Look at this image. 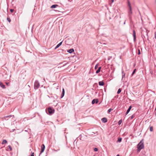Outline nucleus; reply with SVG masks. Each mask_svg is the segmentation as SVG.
Returning <instances> with one entry per match:
<instances>
[{
	"label": "nucleus",
	"instance_id": "nucleus-1",
	"mask_svg": "<svg viewBox=\"0 0 156 156\" xmlns=\"http://www.w3.org/2000/svg\"><path fill=\"white\" fill-rule=\"evenodd\" d=\"M144 147V144L143 142H142V141H141L138 144L137 148V151L139 152L141 149H143Z\"/></svg>",
	"mask_w": 156,
	"mask_h": 156
},
{
	"label": "nucleus",
	"instance_id": "nucleus-2",
	"mask_svg": "<svg viewBox=\"0 0 156 156\" xmlns=\"http://www.w3.org/2000/svg\"><path fill=\"white\" fill-rule=\"evenodd\" d=\"M48 113L51 115L54 113L55 110L54 109L52 108L51 107H49L48 109Z\"/></svg>",
	"mask_w": 156,
	"mask_h": 156
},
{
	"label": "nucleus",
	"instance_id": "nucleus-3",
	"mask_svg": "<svg viewBox=\"0 0 156 156\" xmlns=\"http://www.w3.org/2000/svg\"><path fill=\"white\" fill-rule=\"evenodd\" d=\"M39 87L40 84L39 82L37 80H36L34 83L35 88L36 87V89H37Z\"/></svg>",
	"mask_w": 156,
	"mask_h": 156
},
{
	"label": "nucleus",
	"instance_id": "nucleus-4",
	"mask_svg": "<svg viewBox=\"0 0 156 156\" xmlns=\"http://www.w3.org/2000/svg\"><path fill=\"white\" fill-rule=\"evenodd\" d=\"M132 14V8L129 9V10L128 11V14L129 15V19L130 20L131 19V14Z\"/></svg>",
	"mask_w": 156,
	"mask_h": 156
},
{
	"label": "nucleus",
	"instance_id": "nucleus-5",
	"mask_svg": "<svg viewBox=\"0 0 156 156\" xmlns=\"http://www.w3.org/2000/svg\"><path fill=\"white\" fill-rule=\"evenodd\" d=\"M133 41L135 42L136 40V33L135 31L134 30L133 31Z\"/></svg>",
	"mask_w": 156,
	"mask_h": 156
},
{
	"label": "nucleus",
	"instance_id": "nucleus-6",
	"mask_svg": "<svg viewBox=\"0 0 156 156\" xmlns=\"http://www.w3.org/2000/svg\"><path fill=\"white\" fill-rule=\"evenodd\" d=\"M41 153L43 152L45 149V147L44 144H42L41 145Z\"/></svg>",
	"mask_w": 156,
	"mask_h": 156
},
{
	"label": "nucleus",
	"instance_id": "nucleus-7",
	"mask_svg": "<svg viewBox=\"0 0 156 156\" xmlns=\"http://www.w3.org/2000/svg\"><path fill=\"white\" fill-rule=\"evenodd\" d=\"M74 51V50L73 48H71L70 49L68 50L67 52L69 53H72Z\"/></svg>",
	"mask_w": 156,
	"mask_h": 156
},
{
	"label": "nucleus",
	"instance_id": "nucleus-8",
	"mask_svg": "<svg viewBox=\"0 0 156 156\" xmlns=\"http://www.w3.org/2000/svg\"><path fill=\"white\" fill-rule=\"evenodd\" d=\"M131 108H132V106H130L127 109V110L126 113V115H127L129 113V112L130 110L131 109Z\"/></svg>",
	"mask_w": 156,
	"mask_h": 156
},
{
	"label": "nucleus",
	"instance_id": "nucleus-9",
	"mask_svg": "<svg viewBox=\"0 0 156 156\" xmlns=\"http://www.w3.org/2000/svg\"><path fill=\"white\" fill-rule=\"evenodd\" d=\"M64 94H65V90H64V89L63 88L62 89V93L61 95V98H62L64 96Z\"/></svg>",
	"mask_w": 156,
	"mask_h": 156
},
{
	"label": "nucleus",
	"instance_id": "nucleus-10",
	"mask_svg": "<svg viewBox=\"0 0 156 156\" xmlns=\"http://www.w3.org/2000/svg\"><path fill=\"white\" fill-rule=\"evenodd\" d=\"M101 120L104 122H106L107 121V119L105 118H103Z\"/></svg>",
	"mask_w": 156,
	"mask_h": 156
},
{
	"label": "nucleus",
	"instance_id": "nucleus-11",
	"mask_svg": "<svg viewBox=\"0 0 156 156\" xmlns=\"http://www.w3.org/2000/svg\"><path fill=\"white\" fill-rule=\"evenodd\" d=\"M0 86L2 87L3 89L5 88V86L3 85L2 82H0Z\"/></svg>",
	"mask_w": 156,
	"mask_h": 156
},
{
	"label": "nucleus",
	"instance_id": "nucleus-12",
	"mask_svg": "<svg viewBox=\"0 0 156 156\" xmlns=\"http://www.w3.org/2000/svg\"><path fill=\"white\" fill-rule=\"evenodd\" d=\"M12 116V115H9L8 116H5L3 118V119L5 120H6V118H10Z\"/></svg>",
	"mask_w": 156,
	"mask_h": 156
},
{
	"label": "nucleus",
	"instance_id": "nucleus-13",
	"mask_svg": "<svg viewBox=\"0 0 156 156\" xmlns=\"http://www.w3.org/2000/svg\"><path fill=\"white\" fill-rule=\"evenodd\" d=\"M58 5L56 4H55L51 6V8H55L57 7L58 6Z\"/></svg>",
	"mask_w": 156,
	"mask_h": 156
},
{
	"label": "nucleus",
	"instance_id": "nucleus-14",
	"mask_svg": "<svg viewBox=\"0 0 156 156\" xmlns=\"http://www.w3.org/2000/svg\"><path fill=\"white\" fill-rule=\"evenodd\" d=\"M104 84V82L102 81H100L99 82V85L100 86H103Z\"/></svg>",
	"mask_w": 156,
	"mask_h": 156
},
{
	"label": "nucleus",
	"instance_id": "nucleus-15",
	"mask_svg": "<svg viewBox=\"0 0 156 156\" xmlns=\"http://www.w3.org/2000/svg\"><path fill=\"white\" fill-rule=\"evenodd\" d=\"M125 73L123 71H122V80L123 78L125 77Z\"/></svg>",
	"mask_w": 156,
	"mask_h": 156
},
{
	"label": "nucleus",
	"instance_id": "nucleus-16",
	"mask_svg": "<svg viewBox=\"0 0 156 156\" xmlns=\"http://www.w3.org/2000/svg\"><path fill=\"white\" fill-rule=\"evenodd\" d=\"M101 68V67H100L98 68V69L96 71V73H97V74L100 71Z\"/></svg>",
	"mask_w": 156,
	"mask_h": 156
},
{
	"label": "nucleus",
	"instance_id": "nucleus-17",
	"mask_svg": "<svg viewBox=\"0 0 156 156\" xmlns=\"http://www.w3.org/2000/svg\"><path fill=\"white\" fill-rule=\"evenodd\" d=\"M128 5L129 7V9L131 8V4L129 0H128Z\"/></svg>",
	"mask_w": 156,
	"mask_h": 156
},
{
	"label": "nucleus",
	"instance_id": "nucleus-18",
	"mask_svg": "<svg viewBox=\"0 0 156 156\" xmlns=\"http://www.w3.org/2000/svg\"><path fill=\"white\" fill-rule=\"evenodd\" d=\"M122 138H119L118 139V140H117V142H121L122 141Z\"/></svg>",
	"mask_w": 156,
	"mask_h": 156
},
{
	"label": "nucleus",
	"instance_id": "nucleus-19",
	"mask_svg": "<svg viewBox=\"0 0 156 156\" xmlns=\"http://www.w3.org/2000/svg\"><path fill=\"white\" fill-rule=\"evenodd\" d=\"M121 88H119L117 91V93L118 94H119L121 92Z\"/></svg>",
	"mask_w": 156,
	"mask_h": 156
},
{
	"label": "nucleus",
	"instance_id": "nucleus-20",
	"mask_svg": "<svg viewBox=\"0 0 156 156\" xmlns=\"http://www.w3.org/2000/svg\"><path fill=\"white\" fill-rule=\"evenodd\" d=\"M7 142V141L5 140H3L2 144H5Z\"/></svg>",
	"mask_w": 156,
	"mask_h": 156
},
{
	"label": "nucleus",
	"instance_id": "nucleus-21",
	"mask_svg": "<svg viewBox=\"0 0 156 156\" xmlns=\"http://www.w3.org/2000/svg\"><path fill=\"white\" fill-rule=\"evenodd\" d=\"M122 120L121 119V120H119L118 122V124L119 125H120L121 124V123H122Z\"/></svg>",
	"mask_w": 156,
	"mask_h": 156
},
{
	"label": "nucleus",
	"instance_id": "nucleus-22",
	"mask_svg": "<svg viewBox=\"0 0 156 156\" xmlns=\"http://www.w3.org/2000/svg\"><path fill=\"white\" fill-rule=\"evenodd\" d=\"M150 130L151 132H152L153 131V127L152 126L150 127Z\"/></svg>",
	"mask_w": 156,
	"mask_h": 156
},
{
	"label": "nucleus",
	"instance_id": "nucleus-23",
	"mask_svg": "<svg viewBox=\"0 0 156 156\" xmlns=\"http://www.w3.org/2000/svg\"><path fill=\"white\" fill-rule=\"evenodd\" d=\"M95 101L96 100L95 99L93 100L92 101V104H94L95 103Z\"/></svg>",
	"mask_w": 156,
	"mask_h": 156
},
{
	"label": "nucleus",
	"instance_id": "nucleus-24",
	"mask_svg": "<svg viewBox=\"0 0 156 156\" xmlns=\"http://www.w3.org/2000/svg\"><path fill=\"white\" fill-rule=\"evenodd\" d=\"M8 147L9 148V149L10 151H11L12 150V148L10 145L8 146Z\"/></svg>",
	"mask_w": 156,
	"mask_h": 156
},
{
	"label": "nucleus",
	"instance_id": "nucleus-25",
	"mask_svg": "<svg viewBox=\"0 0 156 156\" xmlns=\"http://www.w3.org/2000/svg\"><path fill=\"white\" fill-rule=\"evenodd\" d=\"M112 110H113V109H112V108H110V109H109L108 111V113H110L111 112V111Z\"/></svg>",
	"mask_w": 156,
	"mask_h": 156
},
{
	"label": "nucleus",
	"instance_id": "nucleus-26",
	"mask_svg": "<svg viewBox=\"0 0 156 156\" xmlns=\"http://www.w3.org/2000/svg\"><path fill=\"white\" fill-rule=\"evenodd\" d=\"M60 45L59 44H58L57 45V46H56V47H55V49H56L57 48H58L59 47H60Z\"/></svg>",
	"mask_w": 156,
	"mask_h": 156
},
{
	"label": "nucleus",
	"instance_id": "nucleus-27",
	"mask_svg": "<svg viewBox=\"0 0 156 156\" xmlns=\"http://www.w3.org/2000/svg\"><path fill=\"white\" fill-rule=\"evenodd\" d=\"M94 150L95 151H97L98 150V149L97 148H94Z\"/></svg>",
	"mask_w": 156,
	"mask_h": 156
},
{
	"label": "nucleus",
	"instance_id": "nucleus-28",
	"mask_svg": "<svg viewBox=\"0 0 156 156\" xmlns=\"http://www.w3.org/2000/svg\"><path fill=\"white\" fill-rule=\"evenodd\" d=\"M10 10L11 13H12L13 12L14 10L13 9H11Z\"/></svg>",
	"mask_w": 156,
	"mask_h": 156
},
{
	"label": "nucleus",
	"instance_id": "nucleus-29",
	"mask_svg": "<svg viewBox=\"0 0 156 156\" xmlns=\"http://www.w3.org/2000/svg\"><path fill=\"white\" fill-rule=\"evenodd\" d=\"M98 64H97L95 66V69H97V68H98Z\"/></svg>",
	"mask_w": 156,
	"mask_h": 156
},
{
	"label": "nucleus",
	"instance_id": "nucleus-30",
	"mask_svg": "<svg viewBox=\"0 0 156 156\" xmlns=\"http://www.w3.org/2000/svg\"><path fill=\"white\" fill-rule=\"evenodd\" d=\"M138 55H140V49H138Z\"/></svg>",
	"mask_w": 156,
	"mask_h": 156
},
{
	"label": "nucleus",
	"instance_id": "nucleus-31",
	"mask_svg": "<svg viewBox=\"0 0 156 156\" xmlns=\"http://www.w3.org/2000/svg\"><path fill=\"white\" fill-rule=\"evenodd\" d=\"M68 63V62H67L65 64H64L62 66H64Z\"/></svg>",
	"mask_w": 156,
	"mask_h": 156
},
{
	"label": "nucleus",
	"instance_id": "nucleus-32",
	"mask_svg": "<svg viewBox=\"0 0 156 156\" xmlns=\"http://www.w3.org/2000/svg\"><path fill=\"white\" fill-rule=\"evenodd\" d=\"M135 71H136V69H134V70H133V73H132V75H133V74L134 73H135Z\"/></svg>",
	"mask_w": 156,
	"mask_h": 156
},
{
	"label": "nucleus",
	"instance_id": "nucleus-33",
	"mask_svg": "<svg viewBox=\"0 0 156 156\" xmlns=\"http://www.w3.org/2000/svg\"><path fill=\"white\" fill-rule=\"evenodd\" d=\"M7 20L9 22H10L11 21V20L10 18H7Z\"/></svg>",
	"mask_w": 156,
	"mask_h": 156
},
{
	"label": "nucleus",
	"instance_id": "nucleus-34",
	"mask_svg": "<svg viewBox=\"0 0 156 156\" xmlns=\"http://www.w3.org/2000/svg\"><path fill=\"white\" fill-rule=\"evenodd\" d=\"M98 102V99H97L95 101V103L97 104Z\"/></svg>",
	"mask_w": 156,
	"mask_h": 156
},
{
	"label": "nucleus",
	"instance_id": "nucleus-35",
	"mask_svg": "<svg viewBox=\"0 0 156 156\" xmlns=\"http://www.w3.org/2000/svg\"><path fill=\"white\" fill-rule=\"evenodd\" d=\"M30 156H34V153H32L31 155Z\"/></svg>",
	"mask_w": 156,
	"mask_h": 156
},
{
	"label": "nucleus",
	"instance_id": "nucleus-36",
	"mask_svg": "<svg viewBox=\"0 0 156 156\" xmlns=\"http://www.w3.org/2000/svg\"><path fill=\"white\" fill-rule=\"evenodd\" d=\"M62 42H60V43H59L58 44H59L60 46V45H61L62 44Z\"/></svg>",
	"mask_w": 156,
	"mask_h": 156
},
{
	"label": "nucleus",
	"instance_id": "nucleus-37",
	"mask_svg": "<svg viewBox=\"0 0 156 156\" xmlns=\"http://www.w3.org/2000/svg\"><path fill=\"white\" fill-rule=\"evenodd\" d=\"M66 62V61H64L62 63L61 62V63H59V65H60V64H62V63H64V62Z\"/></svg>",
	"mask_w": 156,
	"mask_h": 156
},
{
	"label": "nucleus",
	"instance_id": "nucleus-38",
	"mask_svg": "<svg viewBox=\"0 0 156 156\" xmlns=\"http://www.w3.org/2000/svg\"><path fill=\"white\" fill-rule=\"evenodd\" d=\"M150 73L151 74H152L153 73V71H150Z\"/></svg>",
	"mask_w": 156,
	"mask_h": 156
},
{
	"label": "nucleus",
	"instance_id": "nucleus-39",
	"mask_svg": "<svg viewBox=\"0 0 156 156\" xmlns=\"http://www.w3.org/2000/svg\"><path fill=\"white\" fill-rule=\"evenodd\" d=\"M6 83V84L8 85L9 84V83Z\"/></svg>",
	"mask_w": 156,
	"mask_h": 156
},
{
	"label": "nucleus",
	"instance_id": "nucleus-40",
	"mask_svg": "<svg viewBox=\"0 0 156 156\" xmlns=\"http://www.w3.org/2000/svg\"><path fill=\"white\" fill-rule=\"evenodd\" d=\"M15 130V129H13L12 130V131H11V132H13L14 130Z\"/></svg>",
	"mask_w": 156,
	"mask_h": 156
},
{
	"label": "nucleus",
	"instance_id": "nucleus-41",
	"mask_svg": "<svg viewBox=\"0 0 156 156\" xmlns=\"http://www.w3.org/2000/svg\"><path fill=\"white\" fill-rule=\"evenodd\" d=\"M155 38V39H156V33H155V37H154Z\"/></svg>",
	"mask_w": 156,
	"mask_h": 156
},
{
	"label": "nucleus",
	"instance_id": "nucleus-42",
	"mask_svg": "<svg viewBox=\"0 0 156 156\" xmlns=\"http://www.w3.org/2000/svg\"><path fill=\"white\" fill-rule=\"evenodd\" d=\"M112 2V3L113 2H114V0H111Z\"/></svg>",
	"mask_w": 156,
	"mask_h": 156
},
{
	"label": "nucleus",
	"instance_id": "nucleus-43",
	"mask_svg": "<svg viewBox=\"0 0 156 156\" xmlns=\"http://www.w3.org/2000/svg\"><path fill=\"white\" fill-rule=\"evenodd\" d=\"M155 3L156 4V0H155Z\"/></svg>",
	"mask_w": 156,
	"mask_h": 156
},
{
	"label": "nucleus",
	"instance_id": "nucleus-44",
	"mask_svg": "<svg viewBox=\"0 0 156 156\" xmlns=\"http://www.w3.org/2000/svg\"><path fill=\"white\" fill-rule=\"evenodd\" d=\"M116 156H119V155L118 154V155H116Z\"/></svg>",
	"mask_w": 156,
	"mask_h": 156
},
{
	"label": "nucleus",
	"instance_id": "nucleus-45",
	"mask_svg": "<svg viewBox=\"0 0 156 156\" xmlns=\"http://www.w3.org/2000/svg\"><path fill=\"white\" fill-rule=\"evenodd\" d=\"M124 24H125V21L124 22Z\"/></svg>",
	"mask_w": 156,
	"mask_h": 156
},
{
	"label": "nucleus",
	"instance_id": "nucleus-46",
	"mask_svg": "<svg viewBox=\"0 0 156 156\" xmlns=\"http://www.w3.org/2000/svg\"><path fill=\"white\" fill-rule=\"evenodd\" d=\"M155 110H156V108H155Z\"/></svg>",
	"mask_w": 156,
	"mask_h": 156
},
{
	"label": "nucleus",
	"instance_id": "nucleus-47",
	"mask_svg": "<svg viewBox=\"0 0 156 156\" xmlns=\"http://www.w3.org/2000/svg\"><path fill=\"white\" fill-rule=\"evenodd\" d=\"M25 131H26V132L27 131V130H25Z\"/></svg>",
	"mask_w": 156,
	"mask_h": 156
}]
</instances>
